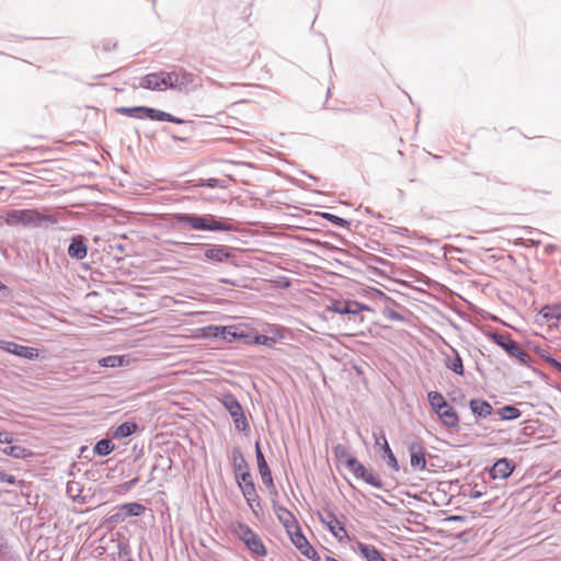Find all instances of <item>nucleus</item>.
<instances>
[{
	"instance_id": "nucleus-45",
	"label": "nucleus",
	"mask_w": 561,
	"mask_h": 561,
	"mask_svg": "<svg viewBox=\"0 0 561 561\" xmlns=\"http://www.w3.org/2000/svg\"><path fill=\"white\" fill-rule=\"evenodd\" d=\"M354 308V322L362 323L364 321L363 311H374L371 307L366 304L353 300Z\"/></svg>"
},
{
	"instance_id": "nucleus-22",
	"label": "nucleus",
	"mask_w": 561,
	"mask_h": 561,
	"mask_svg": "<svg viewBox=\"0 0 561 561\" xmlns=\"http://www.w3.org/2000/svg\"><path fill=\"white\" fill-rule=\"evenodd\" d=\"M141 427L136 421L128 420L118 424L113 431V438L125 439L136 433H139Z\"/></svg>"
},
{
	"instance_id": "nucleus-57",
	"label": "nucleus",
	"mask_w": 561,
	"mask_h": 561,
	"mask_svg": "<svg viewBox=\"0 0 561 561\" xmlns=\"http://www.w3.org/2000/svg\"><path fill=\"white\" fill-rule=\"evenodd\" d=\"M14 440L13 434L8 431H0V443L11 444Z\"/></svg>"
},
{
	"instance_id": "nucleus-4",
	"label": "nucleus",
	"mask_w": 561,
	"mask_h": 561,
	"mask_svg": "<svg viewBox=\"0 0 561 561\" xmlns=\"http://www.w3.org/2000/svg\"><path fill=\"white\" fill-rule=\"evenodd\" d=\"M333 455L336 461L343 463L356 479L364 481L373 488L386 491L385 483L379 473L368 469L357 457L348 451L345 445L336 444L333 447Z\"/></svg>"
},
{
	"instance_id": "nucleus-21",
	"label": "nucleus",
	"mask_w": 561,
	"mask_h": 561,
	"mask_svg": "<svg viewBox=\"0 0 561 561\" xmlns=\"http://www.w3.org/2000/svg\"><path fill=\"white\" fill-rule=\"evenodd\" d=\"M355 551L358 552L365 561H387L383 553L371 543L357 541Z\"/></svg>"
},
{
	"instance_id": "nucleus-2",
	"label": "nucleus",
	"mask_w": 561,
	"mask_h": 561,
	"mask_svg": "<svg viewBox=\"0 0 561 561\" xmlns=\"http://www.w3.org/2000/svg\"><path fill=\"white\" fill-rule=\"evenodd\" d=\"M486 337L501 347L510 358H514L522 366H525L537 375L543 382L549 385V376L533 365L530 356L513 339L511 333H502L496 330H490L485 333Z\"/></svg>"
},
{
	"instance_id": "nucleus-40",
	"label": "nucleus",
	"mask_w": 561,
	"mask_h": 561,
	"mask_svg": "<svg viewBox=\"0 0 561 561\" xmlns=\"http://www.w3.org/2000/svg\"><path fill=\"white\" fill-rule=\"evenodd\" d=\"M317 215L339 228L350 229V227L352 225L351 220H347L343 217H340L337 215H334V214H331L328 211H319V213H317Z\"/></svg>"
},
{
	"instance_id": "nucleus-16",
	"label": "nucleus",
	"mask_w": 561,
	"mask_h": 561,
	"mask_svg": "<svg viewBox=\"0 0 561 561\" xmlns=\"http://www.w3.org/2000/svg\"><path fill=\"white\" fill-rule=\"evenodd\" d=\"M252 513L259 517L263 513L262 501L257 494L255 482H248L238 486Z\"/></svg>"
},
{
	"instance_id": "nucleus-33",
	"label": "nucleus",
	"mask_w": 561,
	"mask_h": 561,
	"mask_svg": "<svg viewBox=\"0 0 561 561\" xmlns=\"http://www.w3.org/2000/svg\"><path fill=\"white\" fill-rule=\"evenodd\" d=\"M244 546L254 557L263 558L267 556V548L259 535L251 537Z\"/></svg>"
},
{
	"instance_id": "nucleus-36",
	"label": "nucleus",
	"mask_w": 561,
	"mask_h": 561,
	"mask_svg": "<svg viewBox=\"0 0 561 561\" xmlns=\"http://www.w3.org/2000/svg\"><path fill=\"white\" fill-rule=\"evenodd\" d=\"M539 316H541L547 321L561 320V302L545 305L540 309Z\"/></svg>"
},
{
	"instance_id": "nucleus-11",
	"label": "nucleus",
	"mask_w": 561,
	"mask_h": 561,
	"mask_svg": "<svg viewBox=\"0 0 561 561\" xmlns=\"http://www.w3.org/2000/svg\"><path fill=\"white\" fill-rule=\"evenodd\" d=\"M171 78L169 70L161 69L142 76L139 79L138 87L145 90L158 92L171 90Z\"/></svg>"
},
{
	"instance_id": "nucleus-56",
	"label": "nucleus",
	"mask_w": 561,
	"mask_h": 561,
	"mask_svg": "<svg viewBox=\"0 0 561 561\" xmlns=\"http://www.w3.org/2000/svg\"><path fill=\"white\" fill-rule=\"evenodd\" d=\"M11 294H12V289L8 285H5L4 283H2L0 280V298L5 300V299L10 298Z\"/></svg>"
},
{
	"instance_id": "nucleus-34",
	"label": "nucleus",
	"mask_w": 561,
	"mask_h": 561,
	"mask_svg": "<svg viewBox=\"0 0 561 561\" xmlns=\"http://www.w3.org/2000/svg\"><path fill=\"white\" fill-rule=\"evenodd\" d=\"M494 413L499 415L501 421H515L523 414V412L516 405L512 404H505L495 410Z\"/></svg>"
},
{
	"instance_id": "nucleus-29",
	"label": "nucleus",
	"mask_w": 561,
	"mask_h": 561,
	"mask_svg": "<svg viewBox=\"0 0 561 561\" xmlns=\"http://www.w3.org/2000/svg\"><path fill=\"white\" fill-rule=\"evenodd\" d=\"M128 355H107L98 360L99 366L105 368L124 367L129 364Z\"/></svg>"
},
{
	"instance_id": "nucleus-35",
	"label": "nucleus",
	"mask_w": 561,
	"mask_h": 561,
	"mask_svg": "<svg viewBox=\"0 0 561 561\" xmlns=\"http://www.w3.org/2000/svg\"><path fill=\"white\" fill-rule=\"evenodd\" d=\"M114 448H115V445L112 442V439L108 437H104V438L99 439L94 444L92 450H93V454L99 457H106L114 450Z\"/></svg>"
},
{
	"instance_id": "nucleus-5",
	"label": "nucleus",
	"mask_w": 561,
	"mask_h": 561,
	"mask_svg": "<svg viewBox=\"0 0 561 561\" xmlns=\"http://www.w3.org/2000/svg\"><path fill=\"white\" fill-rule=\"evenodd\" d=\"M1 218L5 225L20 228H42L47 224H57L59 221L57 214H43L37 208L9 209Z\"/></svg>"
},
{
	"instance_id": "nucleus-14",
	"label": "nucleus",
	"mask_w": 561,
	"mask_h": 561,
	"mask_svg": "<svg viewBox=\"0 0 561 561\" xmlns=\"http://www.w3.org/2000/svg\"><path fill=\"white\" fill-rule=\"evenodd\" d=\"M410 465L414 470L424 471L427 468V450L422 442L412 440L408 445Z\"/></svg>"
},
{
	"instance_id": "nucleus-1",
	"label": "nucleus",
	"mask_w": 561,
	"mask_h": 561,
	"mask_svg": "<svg viewBox=\"0 0 561 561\" xmlns=\"http://www.w3.org/2000/svg\"><path fill=\"white\" fill-rule=\"evenodd\" d=\"M173 220L179 227L202 232H232L236 228L230 219L213 214L175 213Z\"/></svg>"
},
{
	"instance_id": "nucleus-43",
	"label": "nucleus",
	"mask_w": 561,
	"mask_h": 561,
	"mask_svg": "<svg viewBox=\"0 0 561 561\" xmlns=\"http://www.w3.org/2000/svg\"><path fill=\"white\" fill-rule=\"evenodd\" d=\"M239 330V325L238 324H232V325H224V330L219 336V341L224 342V343H227V344H231V343H234L236 342V332Z\"/></svg>"
},
{
	"instance_id": "nucleus-62",
	"label": "nucleus",
	"mask_w": 561,
	"mask_h": 561,
	"mask_svg": "<svg viewBox=\"0 0 561 561\" xmlns=\"http://www.w3.org/2000/svg\"><path fill=\"white\" fill-rule=\"evenodd\" d=\"M466 520H467V517L462 516V515H449L446 518V522H460V523H463Z\"/></svg>"
},
{
	"instance_id": "nucleus-64",
	"label": "nucleus",
	"mask_w": 561,
	"mask_h": 561,
	"mask_svg": "<svg viewBox=\"0 0 561 561\" xmlns=\"http://www.w3.org/2000/svg\"><path fill=\"white\" fill-rule=\"evenodd\" d=\"M373 262H376V263H380V264H387V260L380 257V256H377V255H373L371 259H370Z\"/></svg>"
},
{
	"instance_id": "nucleus-47",
	"label": "nucleus",
	"mask_w": 561,
	"mask_h": 561,
	"mask_svg": "<svg viewBox=\"0 0 561 561\" xmlns=\"http://www.w3.org/2000/svg\"><path fill=\"white\" fill-rule=\"evenodd\" d=\"M116 508H117L116 513L105 517V519L103 522V525L106 526L107 528H113L117 524L125 520L122 512L119 511V507L117 506Z\"/></svg>"
},
{
	"instance_id": "nucleus-8",
	"label": "nucleus",
	"mask_w": 561,
	"mask_h": 561,
	"mask_svg": "<svg viewBox=\"0 0 561 561\" xmlns=\"http://www.w3.org/2000/svg\"><path fill=\"white\" fill-rule=\"evenodd\" d=\"M117 114L137 118V119H149L154 122H168L173 124H190L188 121L175 116L165 111L147 106V105H136V106H119L115 108Z\"/></svg>"
},
{
	"instance_id": "nucleus-13",
	"label": "nucleus",
	"mask_w": 561,
	"mask_h": 561,
	"mask_svg": "<svg viewBox=\"0 0 561 561\" xmlns=\"http://www.w3.org/2000/svg\"><path fill=\"white\" fill-rule=\"evenodd\" d=\"M290 540L304 557L311 561H321L320 554L309 542L301 528L293 531Z\"/></svg>"
},
{
	"instance_id": "nucleus-32",
	"label": "nucleus",
	"mask_w": 561,
	"mask_h": 561,
	"mask_svg": "<svg viewBox=\"0 0 561 561\" xmlns=\"http://www.w3.org/2000/svg\"><path fill=\"white\" fill-rule=\"evenodd\" d=\"M232 470L238 486L254 481L249 462H244L243 465H237L234 468H232Z\"/></svg>"
},
{
	"instance_id": "nucleus-25",
	"label": "nucleus",
	"mask_w": 561,
	"mask_h": 561,
	"mask_svg": "<svg viewBox=\"0 0 561 561\" xmlns=\"http://www.w3.org/2000/svg\"><path fill=\"white\" fill-rule=\"evenodd\" d=\"M0 451L3 455L10 456L15 459H26L34 455V453L31 449H27L21 445H14L13 442L11 444H5L4 447L0 448Z\"/></svg>"
},
{
	"instance_id": "nucleus-50",
	"label": "nucleus",
	"mask_w": 561,
	"mask_h": 561,
	"mask_svg": "<svg viewBox=\"0 0 561 561\" xmlns=\"http://www.w3.org/2000/svg\"><path fill=\"white\" fill-rule=\"evenodd\" d=\"M382 314L392 321L403 322L405 320L403 314H401L400 312H398L393 309H389V308H385L382 310Z\"/></svg>"
},
{
	"instance_id": "nucleus-18",
	"label": "nucleus",
	"mask_w": 561,
	"mask_h": 561,
	"mask_svg": "<svg viewBox=\"0 0 561 561\" xmlns=\"http://www.w3.org/2000/svg\"><path fill=\"white\" fill-rule=\"evenodd\" d=\"M516 468V465L513 460L503 457L496 459L493 465L489 468L488 472L492 480L501 479L506 480L512 476Z\"/></svg>"
},
{
	"instance_id": "nucleus-54",
	"label": "nucleus",
	"mask_w": 561,
	"mask_h": 561,
	"mask_svg": "<svg viewBox=\"0 0 561 561\" xmlns=\"http://www.w3.org/2000/svg\"><path fill=\"white\" fill-rule=\"evenodd\" d=\"M272 500V507H273V511L276 515V517L278 518V515H283V516H286L287 512H290L289 510H287L285 506L280 505L277 500L275 499H271Z\"/></svg>"
},
{
	"instance_id": "nucleus-44",
	"label": "nucleus",
	"mask_w": 561,
	"mask_h": 561,
	"mask_svg": "<svg viewBox=\"0 0 561 561\" xmlns=\"http://www.w3.org/2000/svg\"><path fill=\"white\" fill-rule=\"evenodd\" d=\"M448 398L453 403L459 407H468L466 393L461 388H455L454 390L449 391Z\"/></svg>"
},
{
	"instance_id": "nucleus-3",
	"label": "nucleus",
	"mask_w": 561,
	"mask_h": 561,
	"mask_svg": "<svg viewBox=\"0 0 561 561\" xmlns=\"http://www.w3.org/2000/svg\"><path fill=\"white\" fill-rule=\"evenodd\" d=\"M486 337L501 347L510 358H514L522 366H525L537 375L543 382L549 385V376L533 365L530 356L513 339L511 333H502L496 330H490L485 333Z\"/></svg>"
},
{
	"instance_id": "nucleus-42",
	"label": "nucleus",
	"mask_w": 561,
	"mask_h": 561,
	"mask_svg": "<svg viewBox=\"0 0 561 561\" xmlns=\"http://www.w3.org/2000/svg\"><path fill=\"white\" fill-rule=\"evenodd\" d=\"M222 330H224V325H221V324H209V325L203 327L201 329V335L204 339L219 341V336H220Z\"/></svg>"
},
{
	"instance_id": "nucleus-20",
	"label": "nucleus",
	"mask_w": 561,
	"mask_h": 561,
	"mask_svg": "<svg viewBox=\"0 0 561 561\" xmlns=\"http://www.w3.org/2000/svg\"><path fill=\"white\" fill-rule=\"evenodd\" d=\"M451 355L445 354L444 358V365L447 369L451 370L457 376H465V366L463 360L459 354V352L454 347L450 346Z\"/></svg>"
},
{
	"instance_id": "nucleus-46",
	"label": "nucleus",
	"mask_w": 561,
	"mask_h": 561,
	"mask_svg": "<svg viewBox=\"0 0 561 561\" xmlns=\"http://www.w3.org/2000/svg\"><path fill=\"white\" fill-rule=\"evenodd\" d=\"M253 342L254 345H265L268 348H273L275 345L274 337H270V334H261L255 332V335H253Z\"/></svg>"
},
{
	"instance_id": "nucleus-31",
	"label": "nucleus",
	"mask_w": 561,
	"mask_h": 561,
	"mask_svg": "<svg viewBox=\"0 0 561 561\" xmlns=\"http://www.w3.org/2000/svg\"><path fill=\"white\" fill-rule=\"evenodd\" d=\"M531 351L561 374V362L558 360L548 348H543L539 345H531Z\"/></svg>"
},
{
	"instance_id": "nucleus-9",
	"label": "nucleus",
	"mask_w": 561,
	"mask_h": 561,
	"mask_svg": "<svg viewBox=\"0 0 561 561\" xmlns=\"http://www.w3.org/2000/svg\"><path fill=\"white\" fill-rule=\"evenodd\" d=\"M171 90L179 93L188 94L202 87V78L188 71L182 66L173 65L170 67Z\"/></svg>"
},
{
	"instance_id": "nucleus-39",
	"label": "nucleus",
	"mask_w": 561,
	"mask_h": 561,
	"mask_svg": "<svg viewBox=\"0 0 561 561\" xmlns=\"http://www.w3.org/2000/svg\"><path fill=\"white\" fill-rule=\"evenodd\" d=\"M194 187H206V188H227L228 181L225 179L217 178H208V179H198L194 181Z\"/></svg>"
},
{
	"instance_id": "nucleus-10",
	"label": "nucleus",
	"mask_w": 561,
	"mask_h": 561,
	"mask_svg": "<svg viewBox=\"0 0 561 561\" xmlns=\"http://www.w3.org/2000/svg\"><path fill=\"white\" fill-rule=\"evenodd\" d=\"M218 400L230 414L236 430L244 434L249 433L250 424L238 398L230 391H227L221 393Z\"/></svg>"
},
{
	"instance_id": "nucleus-30",
	"label": "nucleus",
	"mask_w": 561,
	"mask_h": 561,
	"mask_svg": "<svg viewBox=\"0 0 561 561\" xmlns=\"http://www.w3.org/2000/svg\"><path fill=\"white\" fill-rule=\"evenodd\" d=\"M124 519L128 517H139L146 512V506L139 502H127L118 505Z\"/></svg>"
},
{
	"instance_id": "nucleus-37",
	"label": "nucleus",
	"mask_w": 561,
	"mask_h": 561,
	"mask_svg": "<svg viewBox=\"0 0 561 561\" xmlns=\"http://www.w3.org/2000/svg\"><path fill=\"white\" fill-rule=\"evenodd\" d=\"M82 491H83V486L81 485L80 482H77V481L67 482L66 494L68 497H70L75 502H78L81 504L85 503V496L81 495Z\"/></svg>"
},
{
	"instance_id": "nucleus-55",
	"label": "nucleus",
	"mask_w": 561,
	"mask_h": 561,
	"mask_svg": "<svg viewBox=\"0 0 561 561\" xmlns=\"http://www.w3.org/2000/svg\"><path fill=\"white\" fill-rule=\"evenodd\" d=\"M118 550H119V556L121 557H127L125 559V561H135L131 557H130V549L127 545L125 543H122L119 542L118 543Z\"/></svg>"
},
{
	"instance_id": "nucleus-27",
	"label": "nucleus",
	"mask_w": 561,
	"mask_h": 561,
	"mask_svg": "<svg viewBox=\"0 0 561 561\" xmlns=\"http://www.w3.org/2000/svg\"><path fill=\"white\" fill-rule=\"evenodd\" d=\"M187 121L190 122V124H184L185 127L182 130H180V133H173L169 127H163L162 131L169 135L174 141L187 142L195 131L194 121Z\"/></svg>"
},
{
	"instance_id": "nucleus-19",
	"label": "nucleus",
	"mask_w": 561,
	"mask_h": 561,
	"mask_svg": "<svg viewBox=\"0 0 561 561\" xmlns=\"http://www.w3.org/2000/svg\"><path fill=\"white\" fill-rule=\"evenodd\" d=\"M255 459L257 463V470L261 476L262 482H267L273 479L272 470L266 461L264 453L262 450L261 440L257 438L254 442Z\"/></svg>"
},
{
	"instance_id": "nucleus-7",
	"label": "nucleus",
	"mask_w": 561,
	"mask_h": 561,
	"mask_svg": "<svg viewBox=\"0 0 561 561\" xmlns=\"http://www.w3.org/2000/svg\"><path fill=\"white\" fill-rule=\"evenodd\" d=\"M427 402L439 422L447 428L458 431L460 417L456 409L446 400L442 392L432 390L427 392Z\"/></svg>"
},
{
	"instance_id": "nucleus-6",
	"label": "nucleus",
	"mask_w": 561,
	"mask_h": 561,
	"mask_svg": "<svg viewBox=\"0 0 561 561\" xmlns=\"http://www.w3.org/2000/svg\"><path fill=\"white\" fill-rule=\"evenodd\" d=\"M186 247L202 249V260L215 266H238V255L242 251L221 243H186Z\"/></svg>"
},
{
	"instance_id": "nucleus-24",
	"label": "nucleus",
	"mask_w": 561,
	"mask_h": 561,
	"mask_svg": "<svg viewBox=\"0 0 561 561\" xmlns=\"http://www.w3.org/2000/svg\"><path fill=\"white\" fill-rule=\"evenodd\" d=\"M381 438L383 440V444H382V450L379 451L380 458L386 462L388 468L398 472L400 470V465H399L398 458L396 457L394 453L392 451L385 434H381Z\"/></svg>"
},
{
	"instance_id": "nucleus-15",
	"label": "nucleus",
	"mask_w": 561,
	"mask_h": 561,
	"mask_svg": "<svg viewBox=\"0 0 561 561\" xmlns=\"http://www.w3.org/2000/svg\"><path fill=\"white\" fill-rule=\"evenodd\" d=\"M468 408L474 416L477 424L489 419L495 412L493 405L486 399L480 397L471 398L468 401Z\"/></svg>"
},
{
	"instance_id": "nucleus-17",
	"label": "nucleus",
	"mask_w": 561,
	"mask_h": 561,
	"mask_svg": "<svg viewBox=\"0 0 561 561\" xmlns=\"http://www.w3.org/2000/svg\"><path fill=\"white\" fill-rule=\"evenodd\" d=\"M88 239L80 233L72 234L69 239L67 254L71 260L81 261L88 254Z\"/></svg>"
},
{
	"instance_id": "nucleus-26",
	"label": "nucleus",
	"mask_w": 561,
	"mask_h": 561,
	"mask_svg": "<svg viewBox=\"0 0 561 561\" xmlns=\"http://www.w3.org/2000/svg\"><path fill=\"white\" fill-rule=\"evenodd\" d=\"M317 516H318L319 520L327 526L328 530L335 538H343L344 536L347 535V530H346L345 526L342 525L337 520V518L332 519V520H327V518H324V515L320 511H317Z\"/></svg>"
},
{
	"instance_id": "nucleus-60",
	"label": "nucleus",
	"mask_w": 561,
	"mask_h": 561,
	"mask_svg": "<svg viewBox=\"0 0 561 561\" xmlns=\"http://www.w3.org/2000/svg\"><path fill=\"white\" fill-rule=\"evenodd\" d=\"M116 47H117V42L106 41L102 44V49H103V51H106V53L114 50Z\"/></svg>"
},
{
	"instance_id": "nucleus-38",
	"label": "nucleus",
	"mask_w": 561,
	"mask_h": 561,
	"mask_svg": "<svg viewBox=\"0 0 561 561\" xmlns=\"http://www.w3.org/2000/svg\"><path fill=\"white\" fill-rule=\"evenodd\" d=\"M278 520L285 528V530L290 539H291L293 531L298 530V528H301L298 519L291 512H287L286 516L278 515Z\"/></svg>"
},
{
	"instance_id": "nucleus-61",
	"label": "nucleus",
	"mask_w": 561,
	"mask_h": 561,
	"mask_svg": "<svg viewBox=\"0 0 561 561\" xmlns=\"http://www.w3.org/2000/svg\"><path fill=\"white\" fill-rule=\"evenodd\" d=\"M108 247H110L111 250H115V251H117L119 253H124L125 252V244H123L121 242H113Z\"/></svg>"
},
{
	"instance_id": "nucleus-59",
	"label": "nucleus",
	"mask_w": 561,
	"mask_h": 561,
	"mask_svg": "<svg viewBox=\"0 0 561 561\" xmlns=\"http://www.w3.org/2000/svg\"><path fill=\"white\" fill-rule=\"evenodd\" d=\"M138 482H139V478H138V477L133 478V479H130V480H128V481H126V482L122 483V489H123L124 491H129V490H131L133 488H135V486L138 484Z\"/></svg>"
},
{
	"instance_id": "nucleus-49",
	"label": "nucleus",
	"mask_w": 561,
	"mask_h": 561,
	"mask_svg": "<svg viewBox=\"0 0 561 561\" xmlns=\"http://www.w3.org/2000/svg\"><path fill=\"white\" fill-rule=\"evenodd\" d=\"M248 462L239 447H233L231 453V466L234 468L237 465H243Z\"/></svg>"
},
{
	"instance_id": "nucleus-23",
	"label": "nucleus",
	"mask_w": 561,
	"mask_h": 561,
	"mask_svg": "<svg viewBox=\"0 0 561 561\" xmlns=\"http://www.w3.org/2000/svg\"><path fill=\"white\" fill-rule=\"evenodd\" d=\"M327 310L341 316H347L348 320L354 321L353 299L332 300L331 305L327 307Z\"/></svg>"
},
{
	"instance_id": "nucleus-53",
	"label": "nucleus",
	"mask_w": 561,
	"mask_h": 561,
	"mask_svg": "<svg viewBox=\"0 0 561 561\" xmlns=\"http://www.w3.org/2000/svg\"><path fill=\"white\" fill-rule=\"evenodd\" d=\"M0 482L8 483L10 485L21 483V481H18L13 474L7 473L2 469H0Z\"/></svg>"
},
{
	"instance_id": "nucleus-58",
	"label": "nucleus",
	"mask_w": 561,
	"mask_h": 561,
	"mask_svg": "<svg viewBox=\"0 0 561 561\" xmlns=\"http://www.w3.org/2000/svg\"><path fill=\"white\" fill-rule=\"evenodd\" d=\"M484 489L485 486H483L482 489H478V484H476L469 493L470 499L477 500L482 497L485 494Z\"/></svg>"
},
{
	"instance_id": "nucleus-41",
	"label": "nucleus",
	"mask_w": 561,
	"mask_h": 561,
	"mask_svg": "<svg viewBox=\"0 0 561 561\" xmlns=\"http://www.w3.org/2000/svg\"><path fill=\"white\" fill-rule=\"evenodd\" d=\"M238 325L239 330L236 332V342L243 345H254L253 335H255V332L244 329L242 323H238Z\"/></svg>"
},
{
	"instance_id": "nucleus-63",
	"label": "nucleus",
	"mask_w": 561,
	"mask_h": 561,
	"mask_svg": "<svg viewBox=\"0 0 561 561\" xmlns=\"http://www.w3.org/2000/svg\"><path fill=\"white\" fill-rule=\"evenodd\" d=\"M263 484L266 486V489L268 490V492L271 491H275L277 488L274 483V479H271L268 480L267 482H263Z\"/></svg>"
},
{
	"instance_id": "nucleus-48",
	"label": "nucleus",
	"mask_w": 561,
	"mask_h": 561,
	"mask_svg": "<svg viewBox=\"0 0 561 561\" xmlns=\"http://www.w3.org/2000/svg\"><path fill=\"white\" fill-rule=\"evenodd\" d=\"M267 334H270V337H274L275 344L285 337L284 335V328L280 325L273 324L267 329Z\"/></svg>"
},
{
	"instance_id": "nucleus-51",
	"label": "nucleus",
	"mask_w": 561,
	"mask_h": 561,
	"mask_svg": "<svg viewBox=\"0 0 561 561\" xmlns=\"http://www.w3.org/2000/svg\"><path fill=\"white\" fill-rule=\"evenodd\" d=\"M367 295L374 300H387L389 297L380 289L376 287H369Z\"/></svg>"
},
{
	"instance_id": "nucleus-28",
	"label": "nucleus",
	"mask_w": 561,
	"mask_h": 561,
	"mask_svg": "<svg viewBox=\"0 0 561 561\" xmlns=\"http://www.w3.org/2000/svg\"><path fill=\"white\" fill-rule=\"evenodd\" d=\"M232 535L241 540L243 543L248 542L251 537L256 536L257 534L245 523L237 522L231 527Z\"/></svg>"
},
{
	"instance_id": "nucleus-52",
	"label": "nucleus",
	"mask_w": 561,
	"mask_h": 561,
	"mask_svg": "<svg viewBox=\"0 0 561 561\" xmlns=\"http://www.w3.org/2000/svg\"><path fill=\"white\" fill-rule=\"evenodd\" d=\"M334 510H335V506L331 502L325 503L322 514L324 515V518H327V520L336 519Z\"/></svg>"
},
{
	"instance_id": "nucleus-12",
	"label": "nucleus",
	"mask_w": 561,
	"mask_h": 561,
	"mask_svg": "<svg viewBox=\"0 0 561 561\" xmlns=\"http://www.w3.org/2000/svg\"><path fill=\"white\" fill-rule=\"evenodd\" d=\"M0 350L30 360H34L39 357V352L37 348L27 345H21L12 341L0 340Z\"/></svg>"
}]
</instances>
